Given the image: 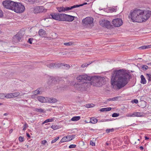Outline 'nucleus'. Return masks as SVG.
Returning <instances> with one entry per match:
<instances>
[{
  "label": "nucleus",
  "instance_id": "4d7b16f0",
  "mask_svg": "<svg viewBox=\"0 0 151 151\" xmlns=\"http://www.w3.org/2000/svg\"><path fill=\"white\" fill-rule=\"evenodd\" d=\"M128 116L130 117H134V113L132 114H130L128 115L127 116Z\"/></svg>",
  "mask_w": 151,
  "mask_h": 151
},
{
  "label": "nucleus",
  "instance_id": "6e6552de",
  "mask_svg": "<svg viewBox=\"0 0 151 151\" xmlns=\"http://www.w3.org/2000/svg\"><path fill=\"white\" fill-rule=\"evenodd\" d=\"M93 19L92 17H87L82 20V22L84 25L93 26Z\"/></svg>",
  "mask_w": 151,
  "mask_h": 151
},
{
  "label": "nucleus",
  "instance_id": "6ab92c4d",
  "mask_svg": "<svg viewBox=\"0 0 151 151\" xmlns=\"http://www.w3.org/2000/svg\"><path fill=\"white\" fill-rule=\"evenodd\" d=\"M22 37L21 35L19 34V32L14 36V38L17 39V41H19Z\"/></svg>",
  "mask_w": 151,
  "mask_h": 151
},
{
  "label": "nucleus",
  "instance_id": "4468645a",
  "mask_svg": "<svg viewBox=\"0 0 151 151\" xmlns=\"http://www.w3.org/2000/svg\"><path fill=\"white\" fill-rule=\"evenodd\" d=\"M56 80L54 77H50L48 81V83L50 86H53L55 84L56 82Z\"/></svg>",
  "mask_w": 151,
  "mask_h": 151
},
{
  "label": "nucleus",
  "instance_id": "052dcab7",
  "mask_svg": "<svg viewBox=\"0 0 151 151\" xmlns=\"http://www.w3.org/2000/svg\"><path fill=\"white\" fill-rule=\"evenodd\" d=\"M26 136L27 137H30L29 134L28 133H26Z\"/></svg>",
  "mask_w": 151,
  "mask_h": 151
},
{
  "label": "nucleus",
  "instance_id": "20e7f679",
  "mask_svg": "<svg viewBox=\"0 0 151 151\" xmlns=\"http://www.w3.org/2000/svg\"><path fill=\"white\" fill-rule=\"evenodd\" d=\"M78 80L79 81V80ZM83 80H82V81ZM79 81L78 83H76L74 85L75 88L78 91H79L81 92L86 91L88 88L89 84L85 82L81 83L79 81H81L82 80H79Z\"/></svg>",
  "mask_w": 151,
  "mask_h": 151
},
{
  "label": "nucleus",
  "instance_id": "a19ab883",
  "mask_svg": "<svg viewBox=\"0 0 151 151\" xmlns=\"http://www.w3.org/2000/svg\"><path fill=\"white\" fill-rule=\"evenodd\" d=\"M91 63H85L81 65V66L82 68H84L85 67L89 65Z\"/></svg>",
  "mask_w": 151,
  "mask_h": 151
},
{
  "label": "nucleus",
  "instance_id": "79ce46f5",
  "mask_svg": "<svg viewBox=\"0 0 151 151\" xmlns=\"http://www.w3.org/2000/svg\"><path fill=\"white\" fill-rule=\"evenodd\" d=\"M5 97V94L4 93H0V99H3Z\"/></svg>",
  "mask_w": 151,
  "mask_h": 151
},
{
  "label": "nucleus",
  "instance_id": "c756f323",
  "mask_svg": "<svg viewBox=\"0 0 151 151\" xmlns=\"http://www.w3.org/2000/svg\"><path fill=\"white\" fill-rule=\"evenodd\" d=\"M87 4V3L86 2H84L83 4H80V5H74L73 6V9H74L80 6H83L84 5H86Z\"/></svg>",
  "mask_w": 151,
  "mask_h": 151
},
{
  "label": "nucleus",
  "instance_id": "f704fd0d",
  "mask_svg": "<svg viewBox=\"0 0 151 151\" xmlns=\"http://www.w3.org/2000/svg\"><path fill=\"white\" fill-rule=\"evenodd\" d=\"M114 131V129L113 128L111 129H106V132L107 133H109L110 132H112Z\"/></svg>",
  "mask_w": 151,
  "mask_h": 151
},
{
  "label": "nucleus",
  "instance_id": "774afa93",
  "mask_svg": "<svg viewBox=\"0 0 151 151\" xmlns=\"http://www.w3.org/2000/svg\"><path fill=\"white\" fill-rule=\"evenodd\" d=\"M8 114V113H6L4 114V116H7Z\"/></svg>",
  "mask_w": 151,
  "mask_h": 151
},
{
  "label": "nucleus",
  "instance_id": "ddd939ff",
  "mask_svg": "<svg viewBox=\"0 0 151 151\" xmlns=\"http://www.w3.org/2000/svg\"><path fill=\"white\" fill-rule=\"evenodd\" d=\"M73 9V6L70 7H64L63 6L58 7L57 8V9L59 12H65V11H68Z\"/></svg>",
  "mask_w": 151,
  "mask_h": 151
},
{
  "label": "nucleus",
  "instance_id": "f03ea898",
  "mask_svg": "<svg viewBox=\"0 0 151 151\" xmlns=\"http://www.w3.org/2000/svg\"><path fill=\"white\" fill-rule=\"evenodd\" d=\"M77 79L80 81L86 80L91 81L93 83H95L96 86L100 87L105 83V78L101 76H88L86 74H83L78 76L77 78Z\"/></svg>",
  "mask_w": 151,
  "mask_h": 151
},
{
  "label": "nucleus",
  "instance_id": "a18cd8bd",
  "mask_svg": "<svg viewBox=\"0 0 151 151\" xmlns=\"http://www.w3.org/2000/svg\"><path fill=\"white\" fill-rule=\"evenodd\" d=\"M147 77L149 81H151V75L149 74H147Z\"/></svg>",
  "mask_w": 151,
  "mask_h": 151
},
{
  "label": "nucleus",
  "instance_id": "7ed1b4c3",
  "mask_svg": "<svg viewBox=\"0 0 151 151\" xmlns=\"http://www.w3.org/2000/svg\"><path fill=\"white\" fill-rule=\"evenodd\" d=\"M129 18H130L133 22H142L146 21V19L143 17V18H139L138 16L136 9L134 10L132 12H131L129 13Z\"/></svg>",
  "mask_w": 151,
  "mask_h": 151
},
{
  "label": "nucleus",
  "instance_id": "aec40b11",
  "mask_svg": "<svg viewBox=\"0 0 151 151\" xmlns=\"http://www.w3.org/2000/svg\"><path fill=\"white\" fill-rule=\"evenodd\" d=\"M46 31L44 30L40 29L39 30L38 33L40 36H43L46 34Z\"/></svg>",
  "mask_w": 151,
  "mask_h": 151
},
{
  "label": "nucleus",
  "instance_id": "393cba45",
  "mask_svg": "<svg viewBox=\"0 0 151 151\" xmlns=\"http://www.w3.org/2000/svg\"><path fill=\"white\" fill-rule=\"evenodd\" d=\"M34 111H36L37 112H38L39 113H45V111L43 109H42V108H36L34 110Z\"/></svg>",
  "mask_w": 151,
  "mask_h": 151
},
{
  "label": "nucleus",
  "instance_id": "c85d7f7f",
  "mask_svg": "<svg viewBox=\"0 0 151 151\" xmlns=\"http://www.w3.org/2000/svg\"><path fill=\"white\" fill-rule=\"evenodd\" d=\"M47 66L50 69H53L55 68L54 63H51L47 65Z\"/></svg>",
  "mask_w": 151,
  "mask_h": 151
},
{
  "label": "nucleus",
  "instance_id": "4c0bfd02",
  "mask_svg": "<svg viewBox=\"0 0 151 151\" xmlns=\"http://www.w3.org/2000/svg\"><path fill=\"white\" fill-rule=\"evenodd\" d=\"M120 97V96H117L113 98L112 99H110V100H112L113 101H117L119 98Z\"/></svg>",
  "mask_w": 151,
  "mask_h": 151
},
{
  "label": "nucleus",
  "instance_id": "49530a36",
  "mask_svg": "<svg viewBox=\"0 0 151 151\" xmlns=\"http://www.w3.org/2000/svg\"><path fill=\"white\" fill-rule=\"evenodd\" d=\"M51 128L54 130L58 128V126L56 125H52L51 127Z\"/></svg>",
  "mask_w": 151,
  "mask_h": 151
},
{
  "label": "nucleus",
  "instance_id": "69168bd1",
  "mask_svg": "<svg viewBox=\"0 0 151 151\" xmlns=\"http://www.w3.org/2000/svg\"><path fill=\"white\" fill-rule=\"evenodd\" d=\"M105 122L110 121L111 120L109 119H105Z\"/></svg>",
  "mask_w": 151,
  "mask_h": 151
},
{
  "label": "nucleus",
  "instance_id": "338daca9",
  "mask_svg": "<svg viewBox=\"0 0 151 151\" xmlns=\"http://www.w3.org/2000/svg\"><path fill=\"white\" fill-rule=\"evenodd\" d=\"M12 131H13V129H11L9 131V133L10 134H11L12 133Z\"/></svg>",
  "mask_w": 151,
  "mask_h": 151
},
{
  "label": "nucleus",
  "instance_id": "ea45409f",
  "mask_svg": "<svg viewBox=\"0 0 151 151\" xmlns=\"http://www.w3.org/2000/svg\"><path fill=\"white\" fill-rule=\"evenodd\" d=\"M59 138V137H58L55 139H53L52 141H51V143H53L55 142L56 141H57Z\"/></svg>",
  "mask_w": 151,
  "mask_h": 151
},
{
  "label": "nucleus",
  "instance_id": "0e129e2a",
  "mask_svg": "<svg viewBox=\"0 0 151 151\" xmlns=\"http://www.w3.org/2000/svg\"><path fill=\"white\" fill-rule=\"evenodd\" d=\"M149 139V138L147 136L145 137V140H147Z\"/></svg>",
  "mask_w": 151,
  "mask_h": 151
},
{
  "label": "nucleus",
  "instance_id": "9b49d317",
  "mask_svg": "<svg viewBox=\"0 0 151 151\" xmlns=\"http://www.w3.org/2000/svg\"><path fill=\"white\" fill-rule=\"evenodd\" d=\"M75 135H68L64 137L61 139V140L59 142L60 144L62 143L69 141L72 140L74 138Z\"/></svg>",
  "mask_w": 151,
  "mask_h": 151
},
{
  "label": "nucleus",
  "instance_id": "72a5a7b5",
  "mask_svg": "<svg viewBox=\"0 0 151 151\" xmlns=\"http://www.w3.org/2000/svg\"><path fill=\"white\" fill-rule=\"evenodd\" d=\"M74 43L73 42H64L63 43V44L64 45L66 46H70L72 45H73Z\"/></svg>",
  "mask_w": 151,
  "mask_h": 151
},
{
  "label": "nucleus",
  "instance_id": "c9c22d12",
  "mask_svg": "<svg viewBox=\"0 0 151 151\" xmlns=\"http://www.w3.org/2000/svg\"><path fill=\"white\" fill-rule=\"evenodd\" d=\"M13 97H17L19 96L20 93L19 92H17L12 93Z\"/></svg>",
  "mask_w": 151,
  "mask_h": 151
},
{
  "label": "nucleus",
  "instance_id": "473e14b6",
  "mask_svg": "<svg viewBox=\"0 0 151 151\" xmlns=\"http://www.w3.org/2000/svg\"><path fill=\"white\" fill-rule=\"evenodd\" d=\"M62 66H64L63 68L66 70H68L70 68V66L68 64H64L63 63V65Z\"/></svg>",
  "mask_w": 151,
  "mask_h": 151
},
{
  "label": "nucleus",
  "instance_id": "6e6d98bb",
  "mask_svg": "<svg viewBox=\"0 0 151 151\" xmlns=\"http://www.w3.org/2000/svg\"><path fill=\"white\" fill-rule=\"evenodd\" d=\"M3 16V13L2 10H0V17H2Z\"/></svg>",
  "mask_w": 151,
  "mask_h": 151
},
{
  "label": "nucleus",
  "instance_id": "1a4fd4ad",
  "mask_svg": "<svg viewBox=\"0 0 151 151\" xmlns=\"http://www.w3.org/2000/svg\"><path fill=\"white\" fill-rule=\"evenodd\" d=\"M62 15L63 14H60L59 13H52L50 14V17L55 20L58 21H62Z\"/></svg>",
  "mask_w": 151,
  "mask_h": 151
},
{
  "label": "nucleus",
  "instance_id": "bb28decb",
  "mask_svg": "<svg viewBox=\"0 0 151 151\" xmlns=\"http://www.w3.org/2000/svg\"><path fill=\"white\" fill-rule=\"evenodd\" d=\"M55 64V68H59L60 67H61V66H62V65H63V63H54Z\"/></svg>",
  "mask_w": 151,
  "mask_h": 151
},
{
  "label": "nucleus",
  "instance_id": "8fccbe9b",
  "mask_svg": "<svg viewBox=\"0 0 151 151\" xmlns=\"http://www.w3.org/2000/svg\"><path fill=\"white\" fill-rule=\"evenodd\" d=\"M76 145H75L72 144L69 145V148H73L76 147Z\"/></svg>",
  "mask_w": 151,
  "mask_h": 151
},
{
  "label": "nucleus",
  "instance_id": "f8f14e48",
  "mask_svg": "<svg viewBox=\"0 0 151 151\" xmlns=\"http://www.w3.org/2000/svg\"><path fill=\"white\" fill-rule=\"evenodd\" d=\"M112 22L113 25L115 27H120L123 23L122 19L119 18L114 19Z\"/></svg>",
  "mask_w": 151,
  "mask_h": 151
},
{
  "label": "nucleus",
  "instance_id": "f257e3e1",
  "mask_svg": "<svg viewBox=\"0 0 151 151\" xmlns=\"http://www.w3.org/2000/svg\"><path fill=\"white\" fill-rule=\"evenodd\" d=\"M130 75L123 70L114 71L112 74L111 83L112 87L119 90L125 86L128 83Z\"/></svg>",
  "mask_w": 151,
  "mask_h": 151
},
{
  "label": "nucleus",
  "instance_id": "3c124183",
  "mask_svg": "<svg viewBox=\"0 0 151 151\" xmlns=\"http://www.w3.org/2000/svg\"><path fill=\"white\" fill-rule=\"evenodd\" d=\"M142 68L144 70H146L148 68V67L146 65H143L142 66Z\"/></svg>",
  "mask_w": 151,
  "mask_h": 151
},
{
  "label": "nucleus",
  "instance_id": "7c9ffc66",
  "mask_svg": "<svg viewBox=\"0 0 151 151\" xmlns=\"http://www.w3.org/2000/svg\"><path fill=\"white\" fill-rule=\"evenodd\" d=\"M39 8V12H45L46 11V9H45L43 6H41L39 7L38 8Z\"/></svg>",
  "mask_w": 151,
  "mask_h": 151
},
{
  "label": "nucleus",
  "instance_id": "2eb2a0df",
  "mask_svg": "<svg viewBox=\"0 0 151 151\" xmlns=\"http://www.w3.org/2000/svg\"><path fill=\"white\" fill-rule=\"evenodd\" d=\"M110 24V23L109 21L104 20V23H100V25L104 27L108 28L109 27Z\"/></svg>",
  "mask_w": 151,
  "mask_h": 151
},
{
  "label": "nucleus",
  "instance_id": "cd10ccee",
  "mask_svg": "<svg viewBox=\"0 0 151 151\" xmlns=\"http://www.w3.org/2000/svg\"><path fill=\"white\" fill-rule=\"evenodd\" d=\"M55 119V118L53 117L51 119H47L44 122H43L42 124H44L45 123H48V122H52Z\"/></svg>",
  "mask_w": 151,
  "mask_h": 151
},
{
  "label": "nucleus",
  "instance_id": "dca6fc26",
  "mask_svg": "<svg viewBox=\"0 0 151 151\" xmlns=\"http://www.w3.org/2000/svg\"><path fill=\"white\" fill-rule=\"evenodd\" d=\"M40 88H38L34 91L33 94L31 96L32 98L34 99L37 95L41 94L42 92L40 91Z\"/></svg>",
  "mask_w": 151,
  "mask_h": 151
},
{
  "label": "nucleus",
  "instance_id": "39448f33",
  "mask_svg": "<svg viewBox=\"0 0 151 151\" xmlns=\"http://www.w3.org/2000/svg\"><path fill=\"white\" fill-rule=\"evenodd\" d=\"M136 10L139 17L141 18L144 17L146 19V21L151 15V11L149 10L145 11L139 9H136Z\"/></svg>",
  "mask_w": 151,
  "mask_h": 151
},
{
  "label": "nucleus",
  "instance_id": "37998d69",
  "mask_svg": "<svg viewBox=\"0 0 151 151\" xmlns=\"http://www.w3.org/2000/svg\"><path fill=\"white\" fill-rule=\"evenodd\" d=\"M119 113H114L112 114V116L113 117H116L119 116Z\"/></svg>",
  "mask_w": 151,
  "mask_h": 151
},
{
  "label": "nucleus",
  "instance_id": "4be33fe9",
  "mask_svg": "<svg viewBox=\"0 0 151 151\" xmlns=\"http://www.w3.org/2000/svg\"><path fill=\"white\" fill-rule=\"evenodd\" d=\"M98 121L97 119L96 118L94 117L91 118L90 119V121L89 123L95 124Z\"/></svg>",
  "mask_w": 151,
  "mask_h": 151
},
{
  "label": "nucleus",
  "instance_id": "680f3d73",
  "mask_svg": "<svg viewBox=\"0 0 151 151\" xmlns=\"http://www.w3.org/2000/svg\"><path fill=\"white\" fill-rule=\"evenodd\" d=\"M101 122H105V119H101V121H100Z\"/></svg>",
  "mask_w": 151,
  "mask_h": 151
},
{
  "label": "nucleus",
  "instance_id": "bf43d9fd",
  "mask_svg": "<svg viewBox=\"0 0 151 151\" xmlns=\"http://www.w3.org/2000/svg\"><path fill=\"white\" fill-rule=\"evenodd\" d=\"M29 1L30 2H32V4H34L35 2H36V0H30Z\"/></svg>",
  "mask_w": 151,
  "mask_h": 151
},
{
  "label": "nucleus",
  "instance_id": "5701e85b",
  "mask_svg": "<svg viewBox=\"0 0 151 151\" xmlns=\"http://www.w3.org/2000/svg\"><path fill=\"white\" fill-rule=\"evenodd\" d=\"M134 117H141L143 116V114L140 112H134Z\"/></svg>",
  "mask_w": 151,
  "mask_h": 151
},
{
  "label": "nucleus",
  "instance_id": "423d86ee",
  "mask_svg": "<svg viewBox=\"0 0 151 151\" xmlns=\"http://www.w3.org/2000/svg\"><path fill=\"white\" fill-rule=\"evenodd\" d=\"M15 3L12 1L6 0L3 2L2 4L4 8L13 10Z\"/></svg>",
  "mask_w": 151,
  "mask_h": 151
},
{
  "label": "nucleus",
  "instance_id": "58836bf2",
  "mask_svg": "<svg viewBox=\"0 0 151 151\" xmlns=\"http://www.w3.org/2000/svg\"><path fill=\"white\" fill-rule=\"evenodd\" d=\"M94 105L93 104H88L86 105V106L87 108H91L93 107Z\"/></svg>",
  "mask_w": 151,
  "mask_h": 151
},
{
  "label": "nucleus",
  "instance_id": "5fc2aeb1",
  "mask_svg": "<svg viewBox=\"0 0 151 151\" xmlns=\"http://www.w3.org/2000/svg\"><path fill=\"white\" fill-rule=\"evenodd\" d=\"M47 142L46 140H44L42 141V144L43 145H45V144L47 143Z\"/></svg>",
  "mask_w": 151,
  "mask_h": 151
},
{
  "label": "nucleus",
  "instance_id": "864d4df0",
  "mask_svg": "<svg viewBox=\"0 0 151 151\" xmlns=\"http://www.w3.org/2000/svg\"><path fill=\"white\" fill-rule=\"evenodd\" d=\"M116 9L115 8H112L110 9V11L111 12H116Z\"/></svg>",
  "mask_w": 151,
  "mask_h": 151
},
{
  "label": "nucleus",
  "instance_id": "b1692460",
  "mask_svg": "<svg viewBox=\"0 0 151 151\" xmlns=\"http://www.w3.org/2000/svg\"><path fill=\"white\" fill-rule=\"evenodd\" d=\"M111 109V107H107L105 108H103L100 109V111L101 112L107 111H110Z\"/></svg>",
  "mask_w": 151,
  "mask_h": 151
},
{
  "label": "nucleus",
  "instance_id": "f3484780",
  "mask_svg": "<svg viewBox=\"0 0 151 151\" xmlns=\"http://www.w3.org/2000/svg\"><path fill=\"white\" fill-rule=\"evenodd\" d=\"M37 99L42 103H47V97L45 98L42 96H39L37 97Z\"/></svg>",
  "mask_w": 151,
  "mask_h": 151
},
{
  "label": "nucleus",
  "instance_id": "c03bdc74",
  "mask_svg": "<svg viewBox=\"0 0 151 151\" xmlns=\"http://www.w3.org/2000/svg\"><path fill=\"white\" fill-rule=\"evenodd\" d=\"M139 49H145L147 48H149V47L147 46H141L139 48Z\"/></svg>",
  "mask_w": 151,
  "mask_h": 151
},
{
  "label": "nucleus",
  "instance_id": "09e8293b",
  "mask_svg": "<svg viewBox=\"0 0 151 151\" xmlns=\"http://www.w3.org/2000/svg\"><path fill=\"white\" fill-rule=\"evenodd\" d=\"M19 139L20 142H22L24 141V138L21 136H20L19 138Z\"/></svg>",
  "mask_w": 151,
  "mask_h": 151
},
{
  "label": "nucleus",
  "instance_id": "0eeeda50",
  "mask_svg": "<svg viewBox=\"0 0 151 151\" xmlns=\"http://www.w3.org/2000/svg\"><path fill=\"white\" fill-rule=\"evenodd\" d=\"M15 5H14V9L13 11L17 13H22L25 9V7L24 5L20 3H15Z\"/></svg>",
  "mask_w": 151,
  "mask_h": 151
},
{
  "label": "nucleus",
  "instance_id": "412c9836",
  "mask_svg": "<svg viewBox=\"0 0 151 151\" xmlns=\"http://www.w3.org/2000/svg\"><path fill=\"white\" fill-rule=\"evenodd\" d=\"M141 81L140 83L142 84H144L146 83V81L145 79L144 76L143 75H141L140 76Z\"/></svg>",
  "mask_w": 151,
  "mask_h": 151
},
{
  "label": "nucleus",
  "instance_id": "2f4dec72",
  "mask_svg": "<svg viewBox=\"0 0 151 151\" xmlns=\"http://www.w3.org/2000/svg\"><path fill=\"white\" fill-rule=\"evenodd\" d=\"M5 97L7 98H13L12 93H9L5 94Z\"/></svg>",
  "mask_w": 151,
  "mask_h": 151
},
{
  "label": "nucleus",
  "instance_id": "9d476101",
  "mask_svg": "<svg viewBox=\"0 0 151 151\" xmlns=\"http://www.w3.org/2000/svg\"><path fill=\"white\" fill-rule=\"evenodd\" d=\"M62 21H66L68 22L73 21L74 19V18L76 17L75 16L65 14H63V15H62Z\"/></svg>",
  "mask_w": 151,
  "mask_h": 151
},
{
  "label": "nucleus",
  "instance_id": "e2e57ef3",
  "mask_svg": "<svg viewBox=\"0 0 151 151\" xmlns=\"http://www.w3.org/2000/svg\"><path fill=\"white\" fill-rule=\"evenodd\" d=\"M139 148L141 150H142L143 149H144L143 147L142 146H140L139 147Z\"/></svg>",
  "mask_w": 151,
  "mask_h": 151
},
{
  "label": "nucleus",
  "instance_id": "a878e982",
  "mask_svg": "<svg viewBox=\"0 0 151 151\" xmlns=\"http://www.w3.org/2000/svg\"><path fill=\"white\" fill-rule=\"evenodd\" d=\"M81 118V117L80 116H75L72 117L71 119V121H76L79 120Z\"/></svg>",
  "mask_w": 151,
  "mask_h": 151
},
{
  "label": "nucleus",
  "instance_id": "e433bc0d",
  "mask_svg": "<svg viewBox=\"0 0 151 151\" xmlns=\"http://www.w3.org/2000/svg\"><path fill=\"white\" fill-rule=\"evenodd\" d=\"M28 127V126L27 124L26 123H25V124H24V125L23 126V131H25L26 130V129Z\"/></svg>",
  "mask_w": 151,
  "mask_h": 151
},
{
  "label": "nucleus",
  "instance_id": "de8ad7c7",
  "mask_svg": "<svg viewBox=\"0 0 151 151\" xmlns=\"http://www.w3.org/2000/svg\"><path fill=\"white\" fill-rule=\"evenodd\" d=\"M33 40V39L32 38H29V39L28 41V42L30 44L32 43V41Z\"/></svg>",
  "mask_w": 151,
  "mask_h": 151
},
{
  "label": "nucleus",
  "instance_id": "a211bd4d",
  "mask_svg": "<svg viewBox=\"0 0 151 151\" xmlns=\"http://www.w3.org/2000/svg\"><path fill=\"white\" fill-rule=\"evenodd\" d=\"M47 103H54L58 101V100L55 98H54L47 97Z\"/></svg>",
  "mask_w": 151,
  "mask_h": 151
},
{
  "label": "nucleus",
  "instance_id": "13d9d810",
  "mask_svg": "<svg viewBox=\"0 0 151 151\" xmlns=\"http://www.w3.org/2000/svg\"><path fill=\"white\" fill-rule=\"evenodd\" d=\"M90 144L92 146H95V144L94 142H93L92 141H91L90 142Z\"/></svg>",
  "mask_w": 151,
  "mask_h": 151
},
{
  "label": "nucleus",
  "instance_id": "603ef678",
  "mask_svg": "<svg viewBox=\"0 0 151 151\" xmlns=\"http://www.w3.org/2000/svg\"><path fill=\"white\" fill-rule=\"evenodd\" d=\"M132 103H134L136 104H137L138 102V101L137 99H134L133 100H132Z\"/></svg>",
  "mask_w": 151,
  "mask_h": 151
}]
</instances>
